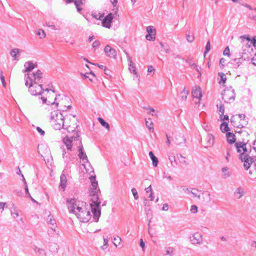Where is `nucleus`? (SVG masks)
Listing matches in <instances>:
<instances>
[{"mask_svg":"<svg viewBox=\"0 0 256 256\" xmlns=\"http://www.w3.org/2000/svg\"><path fill=\"white\" fill-rule=\"evenodd\" d=\"M148 72L149 74H152H152H154V68L153 66H148Z\"/></svg>","mask_w":256,"mask_h":256,"instance_id":"55","label":"nucleus"},{"mask_svg":"<svg viewBox=\"0 0 256 256\" xmlns=\"http://www.w3.org/2000/svg\"><path fill=\"white\" fill-rule=\"evenodd\" d=\"M168 159L170 162L172 166L174 168L176 167L177 166V162H176L174 156V154L170 155L168 157Z\"/></svg>","mask_w":256,"mask_h":256,"instance_id":"33","label":"nucleus"},{"mask_svg":"<svg viewBox=\"0 0 256 256\" xmlns=\"http://www.w3.org/2000/svg\"><path fill=\"white\" fill-rule=\"evenodd\" d=\"M80 144H82L81 142H80ZM79 153L78 154V156L79 158L82 160L84 162H88V157L86 155V152L84 151L82 145L81 144L80 146H79L78 149Z\"/></svg>","mask_w":256,"mask_h":256,"instance_id":"15","label":"nucleus"},{"mask_svg":"<svg viewBox=\"0 0 256 256\" xmlns=\"http://www.w3.org/2000/svg\"><path fill=\"white\" fill-rule=\"evenodd\" d=\"M98 192L96 190H91L92 203L90 204V206L93 214V218L96 222L98 221L101 215L100 202L99 201Z\"/></svg>","mask_w":256,"mask_h":256,"instance_id":"3","label":"nucleus"},{"mask_svg":"<svg viewBox=\"0 0 256 256\" xmlns=\"http://www.w3.org/2000/svg\"><path fill=\"white\" fill-rule=\"evenodd\" d=\"M160 45L164 48V50L166 52L169 54L170 52V46L167 44H164L162 42H160Z\"/></svg>","mask_w":256,"mask_h":256,"instance_id":"36","label":"nucleus"},{"mask_svg":"<svg viewBox=\"0 0 256 256\" xmlns=\"http://www.w3.org/2000/svg\"><path fill=\"white\" fill-rule=\"evenodd\" d=\"M100 45V42L98 40H95L92 44V47L94 48H98Z\"/></svg>","mask_w":256,"mask_h":256,"instance_id":"57","label":"nucleus"},{"mask_svg":"<svg viewBox=\"0 0 256 256\" xmlns=\"http://www.w3.org/2000/svg\"><path fill=\"white\" fill-rule=\"evenodd\" d=\"M222 94V100L225 102L229 103L230 100H232L233 101L235 99L236 94L234 90L232 87L225 88Z\"/></svg>","mask_w":256,"mask_h":256,"instance_id":"8","label":"nucleus"},{"mask_svg":"<svg viewBox=\"0 0 256 256\" xmlns=\"http://www.w3.org/2000/svg\"><path fill=\"white\" fill-rule=\"evenodd\" d=\"M240 119V124L236 126L237 128L244 127L248 124V118H246L244 114H238L237 115Z\"/></svg>","mask_w":256,"mask_h":256,"instance_id":"17","label":"nucleus"},{"mask_svg":"<svg viewBox=\"0 0 256 256\" xmlns=\"http://www.w3.org/2000/svg\"><path fill=\"white\" fill-rule=\"evenodd\" d=\"M190 211L192 213L195 214L198 212V207L195 205H192L191 206Z\"/></svg>","mask_w":256,"mask_h":256,"instance_id":"53","label":"nucleus"},{"mask_svg":"<svg viewBox=\"0 0 256 256\" xmlns=\"http://www.w3.org/2000/svg\"><path fill=\"white\" fill-rule=\"evenodd\" d=\"M94 64V66H97L98 68L103 70L104 71H108V69L105 66H104L103 65H100L98 64Z\"/></svg>","mask_w":256,"mask_h":256,"instance_id":"52","label":"nucleus"},{"mask_svg":"<svg viewBox=\"0 0 256 256\" xmlns=\"http://www.w3.org/2000/svg\"><path fill=\"white\" fill-rule=\"evenodd\" d=\"M22 180L24 182V190H25V192H26V194L28 195V197L30 198H31V196L28 192V186H27V184H26V180L23 176V174H22Z\"/></svg>","mask_w":256,"mask_h":256,"instance_id":"39","label":"nucleus"},{"mask_svg":"<svg viewBox=\"0 0 256 256\" xmlns=\"http://www.w3.org/2000/svg\"><path fill=\"white\" fill-rule=\"evenodd\" d=\"M41 99H42V103H43V104H48V105H49V104H56V106H58V102H56V99H57L56 97V98H54V102H50V101H49V100H48H48H47V98H44V97H42V98H41Z\"/></svg>","mask_w":256,"mask_h":256,"instance_id":"31","label":"nucleus"},{"mask_svg":"<svg viewBox=\"0 0 256 256\" xmlns=\"http://www.w3.org/2000/svg\"><path fill=\"white\" fill-rule=\"evenodd\" d=\"M92 16L94 18L96 19V20H100L101 18H102L104 16L103 14H92Z\"/></svg>","mask_w":256,"mask_h":256,"instance_id":"47","label":"nucleus"},{"mask_svg":"<svg viewBox=\"0 0 256 256\" xmlns=\"http://www.w3.org/2000/svg\"><path fill=\"white\" fill-rule=\"evenodd\" d=\"M104 246H102V248L103 250H104L106 248H107L108 240L107 238H104Z\"/></svg>","mask_w":256,"mask_h":256,"instance_id":"56","label":"nucleus"},{"mask_svg":"<svg viewBox=\"0 0 256 256\" xmlns=\"http://www.w3.org/2000/svg\"><path fill=\"white\" fill-rule=\"evenodd\" d=\"M210 50V40H208L206 44L205 51L204 52V55L208 53Z\"/></svg>","mask_w":256,"mask_h":256,"instance_id":"48","label":"nucleus"},{"mask_svg":"<svg viewBox=\"0 0 256 256\" xmlns=\"http://www.w3.org/2000/svg\"><path fill=\"white\" fill-rule=\"evenodd\" d=\"M92 188H91L92 190H96L98 192H100V189H98V182L96 180V176H90V178Z\"/></svg>","mask_w":256,"mask_h":256,"instance_id":"21","label":"nucleus"},{"mask_svg":"<svg viewBox=\"0 0 256 256\" xmlns=\"http://www.w3.org/2000/svg\"><path fill=\"white\" fill-rule=\"evenodd\" d=\"M222 172L223 173V176L224 178L230 176V174L228 172V168L226 167L222 168Z\"/></svg>","mask_w":256,"mask_h":256,"instance_id":"40","label":"nucleus"},{"mask_svg":"<svg viewBox=\"0 0 256 256\" xmlns=\"http://www.w3.org/2000/svg\"><path fill=\"white\" fill-rule=\"evenodd\" d=\"M190 238L193 244H200L202 242V236L198 233L194 234Z\"/></svg>","mask_w":256,"mask_h":256,"instance_id":"11","label":"nucleus"},{"mask_svg":"<svg viewBox=\"0 0 256 256\" xmlns=\"http://www.w3.org/2000/svg\"><path fill=\"white\" fill-rule=\"evenodd\" d=\"M220 130L223 132H227L230 130L227 122H224L220 124Z\"/></svg>","mask_w":256,"mask_h":256,"instance_id":"32","label":"nucleus"},{"mask_svg":"<svg viewBox=\"0 0 256 256\" xmlns=\"http://www.w3.org/2000/svg\"><path fill=\"white\" fill-rule=\"evenodd\" d=\"M219 112L222 115L224 114V106L222 104L220 106Z\"/></svg>","mask_w":256,"mask_h":256,"instance_id":"62","label":"nucleus"},{"mask_svg":"<svg viewBox=\"0 0 256 256\" xmlns=\"http://www.w3.org/2000/svg\"><path fill=\"white\" fill-rule=\"evenodd\" d=\"M105 54L110 58H116L117 54L116 50L112 48L110 46L106 45L104 49Z\"/></svg>","mask_w":256,"mask_h":256,"instance_id":"10","label":"nucleus"},{"mask_svg":"<svg viewBox=\"0 0 256 256\" xmlns=\"http://www.w3.org/2000/svg\"><path fill=\"white\" fill-rule=\"evenodd\" d=\"M226 60L224 58H221L220 60V65L222 67H224L226 62Z\"/></svg>","mask_w":256,"mask_h":256,"instance_id":"59","label":"nucleus"},{"mask_svg":"<svg viewBox=\"0 0 256 256\" xmlns=\"http://www.w3.org/2000/svg\"><path fill=\"white\" fill-rule=\"evenodd\" d=\"M66 202L69 212L74 214L76 213V210H82V206L86 205V203L76 198L68 199Z\"/></svg>","mask_w":256,"mask_h":256,"instance_id":"5","label":"nucleus"},{"mask_svg":"<svg viewBox=\"0 0 256 256\" xmlns=\"http://www.w3.org/2000/svg\"><path fill=\"white\" fill-rule=\"evenodd\" d=\"M189 91L187 90H186V88L184 87L182 90V92L180 93V97L181 98L182 100H186L187 98V96L188 94Z\"/></svg>","mask_w":256,"mask_h":256,"instance_id":"29","label":"nucleus"},{"mask_svg":"<svg viewBox=\"0 0 256 256\" xmlns=\"http://www.w3.org/2000/svg\"><path fill=\"white\" fill-rule=\"evenodd\" d=\"M128 62L129 70L136 76V78L139 77V75L136 71L135 64L133 63L132 58L129 56L128 52H126Z\"/></svg>","mask_w":256,"mask_h":256,"instance_id":"12","label":"nucleus"},{"mask_svg":"<svg viewBox=\"0 0 256 256\" xmlns=\"http://www.w3.org/2000/svg\"><path fill=\"white\" fill-rule=\"evenodd\" d=\"M223 54L224 56H230V48H229L228 46H226L224 50Z\"/></svg>","mask_w":256,"mask_h":256,"instance_id":"51","label":"nucleus"},{"mask_svg":"<svg viewBox=\"0 0 256 256\" xmlns=\"http://www.w3.org/2000/svg\"><path fill=\"white\" fill-rule=\"evenodd\" d=\"M28 84L29 92L34 96L40 95L43 91L49 92L50 90L48 88L43 90L41 84L28 83Z\"/></svg>","mask_w":256,"mask_h":256,"instance_id":"7","label":"nucleus"},{"mask_svg":"<svg viewBox=\"0 0 256 256\" xmlns=\"http://www.w3.org/2000/svg\"><path fill=\"white\" fill-rule=\"evenodd\" d=\"M146 31L148 34H156V30L152 26H148L146 28Z\"/></svg>","mask_w":256,"mask_h":256,"instance_id":"44","label":"nucleus"},{"mask_svg":"<svg viewBox=\"0 0 256 256\" xmlns=\"http://www.w3.org/2000/svg\"><path fill=\"white\" fill-rule=\"evenodd\" d=\"M33 249L38 256H46V254L44 249L40 248L36 246H34Z\"/></svg>","mask_w":256,"mask_h":256,"instance_id":"23","label":"nucleus"},{"mask_svg":"<svg viewBox=\"0 0 256 256\" xmlns=\"http://www.w3.org/2000/svg\"><path fill=\"white\" fill-rule=\"evenodd\" d=\"M36 62L33 63L32 61H28L24 63L25 70H23L24 72H30L35 68L37 67Z\"/></svg>","mask_w":256,"mask_h":256,"instance_id":"13","label":"nucleus"},{"mask_svg":"<svg viewBox=\"0 0 256 256\" xmlns=\"http://www.w3.org/2000/svg\"><path fill=\"white\" fill-rule=\"evenodd\" d=\"M149 156L152 162V165L154 167H156L158 164V159L154 155V153L150 151L149 152Z\"/></svg>","mask_w":256,"mask_h":256,"instance_id":"27","label":"nucleus"},{"mask_svg":"<svg viewBox=\"0 0 256 256\" xmlns=\"http://www.w3.org/2000/svg\"><path fill=\"white\" fill-rule=\"evenodd\" d=\"M192 94L194 98L200 100L202 96L200 88L199 86L194 87L192 89Z\"/></svg>","mask_w":256,"mask_h":256,"instance_id":"14","label":"nucleus"},{"mask_svg":"<svg viewBox=\"0 0 256 256\" xmlns=\"http://www.w3.org/2000/svg\"><path fill=\"white\" fill-rule=\"evenodd\" d=\"M36 130L40 134L41 136H44L45 132L43 130L40 128L38 126L36 128Z\"/></svg>","mask_w":256,"mask_h":256,"instance_id":"60","label":"nucleus"},{"mask_svg":"<svg viewBox=\"0 0 256 256\" xmlns=\"http://www.w3.org/2000/svg\"><path fill=\"white\" fill-rule=\"evenodd\" d=\"M204 140L206 142V143H204L206 147L211 146L214 144V136L211 134H208L204 139Z\"/></svg>","mask_w":256,"mask_h":256,"instance_id":"18","label":"nucleus"},{"mask_svg":"<svg viewBox=\"0 0 256 256\" xmlns=\"http://www.w3.org/2000/svg\"><path fill=\"white\" fill-rule=\"evenodd\" d=\"M153 123L150 119H148V120H146V126L148 128L150 132H152L154 131V128L151 127V126L152 125Z\"/></svg>","mask_w":256,"mask_h":256,"instance_id":"34","label":"nucleus"},{"mask_svg":"<svg viewBox=\"0 0 256 256\" xmlns=\"http://www.w3.org/2000/svg\"><path fill=\"white\" fill-rule=\"evenodd\" d=\"M252 64L256 66V54L251 59Z\"/></svg>","mask_w":256,"mask_h":256,"instance_id":"64","label":"nucleus"},{"mask_svg":"<svg viewBox=\"0 0 256 256\" xmlns=\"http://www.w3.org/2000/svg\"><path fill=\"white\" fill-rule=\"evenodd\" d=\"M11 214L13 216L14 218H16L18 216V210L16 208H14L13 209L10 210Z\"/></svg>","mask_w":256,"mask_h":256,"instance_id":"38","label":"nucleus"},{"mask_svg":"<svg viewBox=\"0 0 256 256\" xmlns=\"http://www.w3.org/2000/svg\"><path fill=\"white\" fill-rule=\"evenodd\" d=\"M234 194L236 198L238 199L240 198L244 194V189L240 186L234 192Z\"/></svg>","mask_w":256,"mask_h":256,"instance_id":"25","label":"nucleus"},{"mask_svg":"<svg viewBox=\"0 0 256 256\" xmlns=\"http://www.w3.org/2000/svg\"><path fill=\"white\" fill-rule=\"evenodd\" d=\"M155 34H148L146 35V38L148 40H152L153 41L155 40Z\"/></svg>","mask_w":256,"mask_h":256,"instance_id":"41","label":"nucleus"},{"mask_svg":"<svg viewBox=\"0 0 256 256\" xmlns=\"http://www.w3.org/2000/svg\"><path fill=\"white\" fill-rule=\"evenodd\" d=\"M63 142L66 146L67 149L69 150H72V140L68 136H66L63 139Z\"/></svg>","mask_w":256,"mask_h":256,"instance_id":"22","label":"nucleus"},{"mask_svg":"<svg viewBox=\"0 0 256 256\" xmlns=\"http://www.w3.org/2000/svg\"><path fill=\"white\" fill-rule=\"evenodd\" d=\"M47 220L48 224L52 225V226L50 227V228L52 230H54V228H56L55 224H56L55 220L53 218V217L52 216L49 215L48 217Z\"/></svg>","mask_w":256,"mask_h":256,"instance_id":"28","label":"nucleus"},{"mask_svg":"<svg viewBox=\"0 0 256 256\" xmlns=\"http://www.w3.org/2000/svg\"><path fill=\"white\" fill-rule=\"evenodd\" d=\"M140 246L142 248L143 250H144V248L145 247V243L143 241L142 239L140 240Z\"/></svg>","mask_w":256,"mask_h":256,"instance_id":"63","label":"nucleus"},{"mask_svg":"<svg viewBox=\"0 0 256 256\" xmlns=\"http://www.w3.org/2000/svg\"><path fill=\"white\" fill-rule=\"evenodd\" d=\"M83 0H74V4L76 6H80L82 4Z\"/></svg>","mask_w":256,"mask_h":256,"instance_id":"58","label":"nucleus"},{"mask_svg":"<svg viewBox=\"0 0 256 256\" xmlns=\"http://www.w3.org/2000/svg\"><path fill=\"white\" fill-rule=\"evenodd\" d=\"M218 76L221 78V80H220V83H221L222 82V83H225L226 82V76H225L223 72H219L218 73Z\"/></svg>","mask_w":256,"mask_h":256,"instance_id":"43","label":"nucleus"},{"mask_svg":"<svg viewBox=\"0 0 256 256\" xmlns=\"http://www.w3.org/2000/svg\"><path fill=\"white\" fill-rule=\"evenodd\" d=\"M98 122H100V124H102V126L104 128H105L108 130H110V126L108 122H105L104 120L101 118H98Z\"/></svg>","mask_w":256,"mask_h":256,"instance_id":"30","label":"nucleus"},{"mask_svg":"<svg viewBox=\"0 0 256 256\" xmlns=\"http://www.w3.org/2000/svg\"><path fill=\"white\" fill-rule=\"evenodd\" d=\"M132 192L134 196V198L136 200H138V196L136 190L135 188H132Z\"/></svg>","mask_w":256,"mask_h":256,"instance_id":"49","label":"nucleus"},{"mask_svg":"<svg viewBox=\"0 0 256 256\" xmlns=\"http://www.w3.org/2000/svg\"><path fill=\"white\" fill-rule=\"evenodd\" d=\"M74 116V115L72 116V114H70L69 116H66V122H67V124L71 125V124H74V122L73 120V116Z\"/></svg>","mask_w":256,"mask_h":256,"instance_id":"37","label":"nucleus"},{"mask_svg":"<svg viewBox=\"0 0 256 256\" xmlns=\"http://www.w3.org/2000/svg\"><path fill=\"white\" fill-rule=\"evenodd\" d=\"M0 79L2 82V85L4 87L6 86V83L5 82V80H4V76H3V74H1L0 75Z\"/></svg>","mask_w":256,"mask_h":256,"instance_id":"61","label":"nucleus"},{"mask_svg":"<svg viewBox=\"0 0 256 256\" xmlns=\"http://www.w3.org/2000/svg\"><path fill=\"white\" fill-rule=\"evenodd\" d=\"M186 138L184 135L180 133H176L174 134V141L176 144H180L186 142Z\"/></svg>","mask_w":256,"mask_h":256,"instance_id":"16","label":"nucleus"},{"mask_svg":"<svg viewBox=\"0 0 256 256\" xmlns=\"http://www.w3.org/2000/svg\"><path fill=\"white\" fill-rule=\"evenodd\" d=\"M113 18L114 14L110 13L103 19L102 21V26L105 28H110L111 27V24Z\"/></svg>","mask_w":256,"mask_h":256,"instance_id":"9","label":"nucleus"},{"mask_svg":"<svg viewBox=\"0 0 256 256\" xmlns=\"http://www.w3.org/2000/svg\"><path fill=\"white\" fill-rule=\"evenodd\" d=\"M227 141L230 144H234V148L236 152L239 154V158L244 162V166L246 170H248L250 166L254 163V169L256 172V156H250L251 148H248L246 144L248 140L245 142H236L235 135L232 132H228L226 134Z\"/></svg>","mask_w":256,"mask_h":256,"instance_id":"1","label":"nucleus"},{"mask_svg":"<svg viewBox=\"0 0 256 256\" xmlns=\"http://www.w3.org/2000/svg\"><path fill=\"white\" fill-rule=\"evenodd\" d=\"M76 210L75 215L77 218L82 222H88L91 218V215L90 210L86 208V205L82 206V210Z\"/></svg>","mask_w":256,"mask_h":256,"instance_id":"6","label":"nucleus"},{"mask_svg":"<svg viewBox=\"0 0 256 256\" xmlns=\"http://www.w3.org/2000/svg\"><path fill=\"white\" fill-rule=\"evenodd\" d=\"M60 186L64 190L66 186L67 179L64 174H62L60 177Z\"/></svg>","mask_w":256,"mask_h":256,"instance_id":"24","label":"nucleus"},{"mask_svg":"<svg viewBox=\"0 0 256 256\" xmlns=\"http://www.w3.org/2000/svg\"><path fill=\"white\" fill-rule=\"evenodd\" d=\"M186 40L188 42H192L194 40V36H192L187 34Z\"/></svg>","mask_w":256,"mask_h":256,"instance_id":"54","label":"nucleus"},{"mask_svg":"<svg viewBox=\"0 0 256 256\" xmlns=\"http://www.w3.org/2000/svg\"><path fill=\"white\" fill-rule=\"evenodd\" d=\"M66 117L63 114L58 110L54 111L51 112L50 120L53 121V127L56 130H60L62 128L68 129L72 128V132L75 131L76 128L78 127V120L76 116H73V120L74 124H67V122H64Z\"/></svg>","mask_w":256,"mask_h":256,"instance_id":"2","label":"nucleus"},{"mask_svg":"<svg viewBox=\"0 0 256 256\" xmlns=\"http://www.w3.org/2000/svg\"><path fill=\"white\" fill-rule=\"evenodd\" d=\"M166 254L172 256L173 255L174 248L170 247L168 248L166 250Z\"/></svg>","mask_w":256,"mask_h":256,"instance_id":"46","label":"nucleus"},{"mask_svg":"<svg viewBox=\"0 0 256 256\" xmlns=\"http://www.w3.org/2000/svg\"><path fill=\"white\" fill-rule=\"evenodd\" d=\"M248 58V56H247V57L246 58L242 55V57L240 58H235L233 60V62H232V64H233L234 68H238V66L242 63V62Z\"/></svg>","mask_w":256,"mask_h":256,"instance_id":"19","label":"nucleus"},{"mask_svg":"<svg viewBox=\"0 0 256 256\" xmlns=\"http://www.w3.org/2000/svg\"><path fill=\"white\" fill-rule=\"evenodd\" d=\"M177 158L178 160H180V162L185 164H188L186 160V158L184 157L183 156H182L181 154H178Z\"/></svg>","mask_w":256,"mask_h":256,"instance_id":"35","label":"nucleus"},{"mask_svg":"<svg viewBox=\"0 0 256 256\" xmlns=\"http://www.w3.org/2000/svg\"><path fill=\"white\" fill-rule=\"evenodd\" d=\"M36 34L40 36V38H44L46 36L44 31L42 30H40L36 33Z\"/></svg>","mask_w":256,"mask_h":256,"instance_id":"42","label":"nucleus"},{"mask_svg":"<svg viewBox=\"0 0 256 256\" xmlns=\"http://www.w3.org/2000/svg\"><path fill=\"white\" fill-rule=\"evenodd\" d=\"M240 38L242 40H246L248 42H250V44H252L256 48V36L250 39L248 35H244L240 36Z\"/></svg>","mask_w":256,"mask_h":256,"instance_id":"20","label":"nucleus"},{"mask_svg":"<svg viewBox=\"0 0 256 256\" xmlns=\"http://www.w3.org/2000/svg\"><path fill=\"white\" fill-rule=\"evenodd\" d=\"M22 52V50L18 48H14L11 50L10 54V56L13 58V59L14 60H18V56L17 54H19Z\"/></svg>","mask_w":256,"mask_h":256,"instance_id":"26","label":"nucleus"},{"mask_svg":"<svg viewBox=\"0 0 256 256\" xmlns=\"http://www.w3.org/2000/svg\"><path fill=\"white\" fill-rule=\"evenodd\" d=\"M80 131H76V133L74 134L72 136V137H69L70 138H71L72 140H78V138H80Z\"/></svg>","mask_w":256,"mask_h":256,"instance_id":"45","label":"nucleus"},{"mask_svg":"<svg viewBox=\"0 0 256 256\" xmlns=\"http://www.w3.org/2000/svg\"><path fill=\"white\" fill-rule=\"evenodd\" d=\"M42 72L39 70L30 74H26L24 76L25 85L28 86V83L38 84L42 78Z\"/></svg>","mask_w":256,"mask_h":256,"instance_id":"4","label":"nucleus"},{"mask_svg":"<svg viewBox=\"0 0 256 256\" xmlns=\"http://www.w3.org/2000/svg\"><path fill=\"white\" fill-rule=\"evenodd\" d=\"M190 66L192 68H195L197 72H199V74L200 75H201V73L200 72L199 70V69L198 68L196 64L195 63H190Z\"/></svg>","mask_w":256,"mask_h":256,"instance_id":"50","label":"nucleus"}]
</instances>
